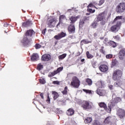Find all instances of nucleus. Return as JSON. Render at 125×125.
<instances>
[{"instance_id":"obj_1","label":"nucleus","mask_w":125,"mask_h":125,"mask_svg":"<svg viewBox=\"0 0 125 125\" xmlns=\"http://www.w3.org/2000/svg\"><path fill=\"white\" fill-rule=\"evenodd\" d=\"M122 101V99L119 97H116L114 99H112L110 104H108L109 109H107V105L104 103H100L99 105L101 108H103L104 110H106L108 113H110L112 108L117 104L118 102H121Z\"/></svg>"},{"instance_id":"obj_2","label":"nucleus","mask_w":125,"mask_h":125,"mask_svg":"<svg viewBox=\"0 0 125 125\" xmlns=\"http://www.w3.org/2000/svg\"><path fill=\"white\" fill-rule=\"evenodd\" d=\"M123 19V16H117L113 21V23H116L115 25H112L110 28V31L113 33H117L120 30V26L122 25V21L120 20Z\"/></svg>"},{"instance_id":"obj_3","label":"nucleus","mask_w":125,"mask_h":125,"mask_svg":"<svg viewBox=\"0 0 125 125\" xmlns=\"http://www.w3.org/2000/svg\"><path fill=\"white\" fill-rule=\"evenodd\" d=\"M33 35H35V31H34V30L30 29L26 31V33L21 41V43L24 46H27V45L31 42V37H32Z\"/></svg>"},{"instance_id":"obj_4","label":"nucleus","mask_w":125,"mask_h":125,"mask_svg":"<svg viewBox=\"0 0 125 125\" xmlns=\"http://www.w3.org/2000/svg\"><path fill=\"white\" fill-rule=\"evenodd\" d=\"M123 75V72L121 71V70H116L113 72V80L114 81H119L120 79L122 78V76Z\"/></svg>"},{"instance_id":"obj_5","label":"nucleus","mask_w":125,"mask_h":125,"mask_svg":"<svg viewBox=\"0 0 125 125\" xmlns=\"http://www.w3.org/2000/svg\"><path fill=\"white\" fill-rule=\"evenodd\" d=\"M80 80H79V79L77 77H73L70 85L75 88H78L80 86Z\"/></svg>"},{"instance_id":"obj_6","label":"nucleus","mask_w":125,"mask_h":125,"mask_svg":"<svg viewBox=\"0 0 125 125\" xmlns=\"http://www.w3.org/2000/svg\"><path fill=\"white\" fill-rule=\"evenodd\" d=\"M116 10L118 13H122L125 11V3H120L116 7Z\"/></svg>"},{"instance_id":"obj_7","label":"nucleus","mask_w":125,"mask_h":125,"mask_svg":"<svg viewBox=\"0 0 125 125\" xmlns=\"http://www.w3.org/2000/svg\"><path fill=\"white\" fill-rule=\"evenodd\" d=\"M47 24L50 28L54 27L56 24V19L53 17L49 18L47 20Z\"/></svg>"},{"instance_id":"obj_8","label":"nucleus","mask_w":125,"mask_h":125,"mask_svg":"<svg viewBox=\"0 0 125 125\" xmlns=\"http://www.w3.org/2000/svg\"><path fill=\"white\" fill-rule=\"evenodd\" d=\"M107 16V13L104 12L98 15L97 19V22L99 21H105L106 17Z\"/></svg>"},{"instance_id":"obj_9","label":"nucleus","mask_w":125,"mask_h":125,"mask_svg":"<svg viewBox=\"0 0 125 125\" xmlns=\"http://www.w3.org/2000/svg\"><path fill=\"white\" fill-rule=\"evenodd\" d=\"M82 107L84 109V110H89L91 109L92 106L89 104V102L88 101H84L83 102Z\"/></svg>"},{"instance_id":"obj_10","label":"nucleus","mask_w":125,"mask_h":125,"mask_svg":"<svg viewBox=\"0 0 125 125\" xmlns=\"http://www.w3.org/2000/svg\"><path fill=\"white\" fill-rule=\"evenodd\" d=\"M117 115L120 119H123L125 117V110L121 108L117 109Z\"/></svg>"},{"instance_id":"obj_11","label":"nucleus","mask_w":125,"mask_h":125,"mask_svg":"<svg viewBox=\"0 0 125 125\" xmlns=\"http://www.w3.org/2000/svg\"><path fill=\"white\" fill-rule=\"evenodd\" d=\"M66 37V33L62 32L61 33L58 34L57 35L54 36V39L57 40H61L62 38Z\"/></svg>"},{"instance_id":"obj_12","label":"nucleus","mask_w":125,"mask_h":125,"mask_svg":"<svg viewBox=\"0 0 125 125\" xmlns=\"http://www.w3.org/2000/svg\"><path fill=\"white\" fill-rule=\"evenodd\" d=\"M51 59V57L49 54H45L43 55L41 58V60L42 61H49Z\"/></svg>"},{"instance_id":"obj_13","label":"nucleus","mask_w":125,"mask_h":125,"mask_svg":"<svg viewBox=\"0 0 125 125\" xmlns=\"http://www.w3.org/2000/svg\"><path fill=\"white\" fill-rule=\"evenodd\" d=\"M96 93L100 96H104L106 95V91L105 90L98 88L96 91Z\"/></svg>"},{"instance_id":"obj_14","label":"nucleus","mask_w":125,"mask_h":125,"mask_svg":"<svg viewBox=\"0 0 125 125\" xmlns=\"http://www.w3.org/2000/svg\"><path fill=\"white\" fill-rule=\"evenodd\" d=\"M63 19H66V17L65 16L62 15L60 17V21L57 25V28H58L59 26H63V25H64V23H63V21H62Z\"/></svg>"},{"instance_id":"obj_15","label":"nucleus","mask_w":125,"mask_h":125,"mask_svg":"<svg viewBox=\"0 0 125 125\" xmlns=\"http://www.w3.org/2000/svg\"><path fill=\"white\" fill-rule=\"evenodd\" d=\"M105 1L104 0H100L99 1V4H97L96 2H94L93 3H91L89 6V7H92V6H94V5H102L103 3H104V2Z\"/></svg>"},{"instance_id":"obj_16","label":"nucleus","mask_w":125,"mask_h":125,"mask_svg":"<svg viewBox=\"0 0 125 125\" xmlns=\"http://www.w3.org/2000/svg\"><path fill=\"white\" fill-rule=\"evenodd\" d=\"M68 30L70 34H74V33H75V31L76 30L75 25L72 24L70 25L68 27Z\"/></svg>"},{"instance_id":"obj_17","label":"nucleus","mask_w":125,"mask_h":125,"mask_svg":"<svg viewBox=\"0 0 125 125\" xmlns=\"http://www.w3.org/2000/svg\"><path fill=\"white\" fill-rule=\"evenodd\" d=\"M99 69L101 72H107L108 70V66L105 64H102L99 67Z\"/></svg>"},{"instance_id":"obj_18","label":"nucleus","mask_w":125,"mask_h":125,"mask_svg":"<svg viewBox=\"0 0 125 125\" xmlns=\"http://www.w3.org/2000/svg\"><path fill=\"white\" fill-rule=\"evenodd\" d=\"M125 49L121 50L119 52V57L121 60H123L125 57Z\"/></svg>"},{"instance_id":"obj_19","label":"nucleus","mask_w":125,"mask_h":125,"mask_svg":"<svg viewBox=\"0 0 125 125\" xmlns=\"http://www.w3.org/2000/svg\"><path fill=\"white\" fill-rule=\"evenodd\" d=\"M104 82L101 81H99L96 83V85H97L98 88L100 89L102 88V87H104Z\"/></svg>"},{"instance_id":"obj_20","label":"nucleus","mask_w":125,"mask_h":125,"mask_svg":"<svg viewBox=\"0 0 125 125\" xmlns=\"http://www.w3.org/2000/svg\"><path fill=\"white\" fill-rule=\"evenodd\" d=\"M32 61H37L39 60V55L37 53H34L32 54L31 57Z\"/></svg>"},{"instance_id":"obj_21","label":"nucleus","mask_w":125,"mask_h":125,"mask_svg":"<svg viewBox=\"0 0 125 125\" xmlns=\"http://www.w3.org/2000/svg\"><path fill=\"white\" fill-rule=\"evenodd\" d=\"M80 19V16H72L69 18L70 21H71V23H75L78 20V19Z\"/></svg>"},{"instance_id":"obj_22","label":"nucleus","mask_w":125,"mask_h":125,"mask_svg":"<svg viewBox=\"0 0 125 125\" xmlns=\"http://www.w3.org/2000/svg\"><path fill=\"white\" fill-rule=\"evenodd\" d=\"M66 114L68 115V116H73V115L75 114V110L72 108H69L67 110Z\"/></svg>"},{"instance_id":"obj_23","label":"nucleus","mask_w":125,"mask_h":125,"mask_svg":"<svg viewBox=\"0 0 125 125\" xmlns=\"http://www.w3.org/2000/svg\"><path fill=\"white\" fill-rule=\"evenodd\" d=\"M32 25V21H27L25 22L22 23L23 27H29Z\"/></svg>"},{"instance_id":"obj_24","label":"nucleus","mask_w":125,"mask_h":125,"mask_svg":"<svg viewBox=\"0 0 125 125\" xmlns=\"http://www.w3.org/2000/svg\"><path fill=\"white\" fill-rule=\"evenodd\" d=\"M91 122H92V118L90 117H87L84 120L85 124H89L90 123H91Z\"/></svg>"},{"instance_id":"obj_25","label":"nucleus","mask_w":125,"mask_h":125,"mask_svg":"<svg viewBox=\"0 0 125 125\" xmlns=\"http://www.w3.org/2000/svg\"><path fill=\"white\" fill-rule=\"evenodd\" d=\"M52 94L54 100H56V99H57V98L59 97V95L58 94L57 92L55 91H53Z\"/></svg>"},{"instance_id":"obj_26","label":"nucleus","mask_w":125,"mask_h":125,"mask_svg":"<svg viewBox=\"0 0 125 125\" xmlns=\"http://www.w3.org/2000/svg\"><path fill=\"white\" fill-rule=\"evenodd\" d=\"M62 93L63 95H67L68 94V87L65 86L64 90L62 91Z\"/></svg>"},{"instance_id":"obj_27","label":"nucleus","mask_w":125,"mask_h":125,"mask_svg":"<svg viewBox=\"0 0 125 125\" xmlns=\"http://www.w3.org/2000/svg\"><path fill=\"white\" fill-rule=\"evenodd\" d=\"M86 55L87 58H88L89 59H91V58H93V55L90 54L89 52H88V51H87L86 52Z\"/></svg>"},{"instance_id":"obj_28","label":"nucleus","mask_w":125,"mask_h":125,"mask_svg":"<svg viewBox=\"0 0 125 125\" xmlns=\"http://www.w3.org/2000/svg\"><path fill=\"white\" fill-rule=\"evenodd\" d=\"M109 44L110 46H112V47H116V46H117V44L113 41H110L109 42Z\"/></svg>"},{"instance_id":"obj_29","label":"nucleus","mask_w":125,"mask_h":125,"mask_svg":"<svg viewBox=\"0 0 125 125\" xmlns=\"http://www.w3.org/2000/svg\"><path fill=\"white\" fill-rule=\"evenodd\" d=\"M110 121H111V117H108L105 119L104 123V124H109L110 123Z\"/></svg>"},{"instance_id":"obj_30","label":"nucleus","mask_w":125,"mask_h":125,"mask_svg":"<svg viewBox=\"0 0 125 125\" xmlns=\"http://www.w3.org/2000/svg\"><path fill=\"white\" fill-rule=\"evenodd\" d=\"M81 42V43H82V44H83V43L84 44L91 43V41H88L86 40H82Z\"/></svg>"},{"instance_id":"obj_31","label":"nucleus","mask_w":125,"mask_h":125,"mask_svg":"<svg viewBox=\"0 0 125 125\" xmlns=\"http://www.w3.org/2000/svg\"><path fill=\"white\" fill-rule=\"evenodd\" d=\"M86 82L89 85H91L92 84V80L89 78L86 79Z\"/></svg>"},{"instance_id":"obj_32","label":"nucleus","mask_w":125,"mask_h":125,"mask_svg":"<svg viewBox=\"0 0 125 125\" xmlns=\"http://www.w3.org/2000/svg\"><path fill=\"white\" fill-rule=\"evenodd\" d=\"M83 91L85 92V93H88V94H92L93 93V91L90 90L83 89Z\"/></svg>"},{"instance_id":"obj_33","label":"nucleus","mask_w":125,"mask_h":125,"mask_svg":"<svg viewBox=\"0 0 125 125\" xmlns=\"http://www.w3.org/2000/svg\"><path fill=\"white\" fill-rule=\"evenodd\" d=\"M55 75H57V74L55 72V71H54L53 72L49 73L48 77L51 78V77H53L54 76H55Z\"/></svg>"},{"instance_id":"obj_34","label":"nucleus","mask_w":125,"mask_h":125,"mask_svg":"<svg viewBox=\"0 0 125 125\" xmlns=\"http://www.w3.org/2000/svg\"><path fill=\"white\" fill-rule=\"evenodd\" d=\"M66 56H67V54H63L62 55L59 56L58 58L59 59H64Z\"/></svg>"},{"instance_id":"obj_35","label":"nucleus","mask_w":125,"mask_h":125,"mask_svg":"<svg viewBox=\"0 0 125 125\" xmlns=\"http://www.w3.org/2000/svg\"><path fill=\"white\" fill-rule=\"evenodd\" d=\"M98 25V23L97 21H94L91 24V26L92 27V28H96Z\"/></svg>"},{"instance_id":"obj_36","label":"nucleus","mask_w":125,"mask_h":125,"mask_svg":"<svg viewBox=\"0 0 125 125\" xmlns=\"http://www.w3.org/2000/svg\"><path fill=\"white\" fill-rule=\"evenodd\" d=\"M43 65H42L41 63H39L37 66V70H39V71H40V70H42V69H43Z\"/></svg>"},{"instance_id":"obj_37","label":"nucleus","mask_w":125,"mask_h":125,"mask_svg":"<svg viewBox=\"0 0 125 125\" xmlns=\"http://www.w3.org/2000/svg\"><path fill=\"white\" fill-rule=\"evenodd\" d=\"M63 70V67H59L57 70L55 71V72L56 73V74H58V73H60L61 71H62Z\"/></svg>"},{"instance_id":"obj_38","label":"nucleus","mask_w":125,"mask_h":125,"mask_svg":"<svg viewBox=\"0 0 125 125\" xmlns=\"http://www.w3.org/2000/svg\"><path fill=\"white\" fill-rule=\"evenodd\" d=\"M83 24H84V20H81L79 22V28H82Z\"/></svg>"},{"instance_id":"obj_39","label":"nucleus","mask_w":125,"mask_h":125,"mask_svg":"<svg viewBox=\"0 0 125 125\" xmlns=\"http://www.w3.org/2000/svg\"><path fill=\"white\" fill-rule=\"evenodd\" d=\"M114 85L115 86L118 87V86H121V85H122V82H116L115 83H114Z\"/></svg>"},{"instance_id":"obj_40","label":"nucleus","mask_w":125,"mask_h":125,"mask_svg":"<svg viewBox=\"0 0 125 125\" xmlns=\"http://www.w3.org/2000/svg\"><path fill=\"white\" fill-rule=\"evenodd\" d=\"M39 82L40 83H42V84H44V83H45V80L44 79H40Z\"/></svg>"},{"instance_id":"obj_41","label":"nucleus","mask_w":125,"mask_h":125,"mask_svg":"<svg viewBox=\"0 0 125 125\" xmlns=\"http://www.w3.org/2000/svg\"><path fill=\"white\" fill-rule=\"evenodd\" d=\"M113 58V55L112 54H108L106 55V58L107 59H111V58Z\"/></svg>"},{"instance_id":"obj_42","label":"nucleus","mask_w":125,"mask_h":125,"mask_svg":"<svg viewBox=\"0 0 125 125\" xmlns=\"http://www.w3.org/2000/svg\"><path fill=\"white\" fill-rule=\"evenodd\" d=\"M42 47V45L40 44H36L35 45V48L36 49H39V48H41Z\"/></svg>"},{"instance_id":"obj_43","label":"nucleus","mask_w":125,"mask_h":125,"mask_svg":"<svg viewBox=\"0 0 125 125\" xmlns=\"http://www.w3.org/2000/svg\"><path fill=\"white\" fill-rule=\"evenodd\" d=\"M57 112L58 114H62L63 113V110L60 109V108H58L57 109Z\"/></svg>"},{"instance_id":"obj_44","label":"nucleus","mask_w":125,"mask_h":125,"mask_svg":"<svg viewBox=\"0 0 125 125\" xmlns=\"http://www.w3.org/2000/svg\"><path fill=\"white\" fill-rule=\"evenodd\" d=\"M88 11H89V12H91V13H94V12H95V10H93L92 9L88 8Z\"/></svg>"},{"instance_id":"obj_45","label":"nucleus","mask_w":125,"mask_h":125,"mask_svg":"<svg viewBox=\"0 0 125 125\" xmlns=\"http://www.w3.org/2000/svg\"><path fill=\"white\" fill-rule=\"evenodd\" d=\"M104 47H102V48L100 49V52H101L103 54H104L105 51H104Z\"/></svg>"},{"instance_id":"obj_46","label":"nucleus","mask_w":125,"mask_h":125,"mask_svg":"<svg viewBox=\"0 0 125 125\" xmlns=\"http://www.w3.org/2000/svg\"><path fill=\"white\" fill-rule=\"evenodd\" d=\"M113 38L115 39V40H116V41H119V40H120V36H119V35L114 36Z\"/></svg>"},{"instance_id":"obj_47","label":"nucleus","mask_w":125,"mask_h":125,"mask_svg":"<svg viewBox=\"0 0 125 125\" xmlns=\"http://www.w3.org/2000/svg\"><path fill=\"white\" fill-rule=\"evenodd\" d=\"M53 84H59V83H60L58 81H53Z\"/></svg>"},{"instance_id":"obj_48","label":"nucleus","mask_w":125,"mask_h":125,"mask_svg":"<svg viewBox=\"0 0 125 125\" xmlns=\"http://www.w3.org/2000/svg\"><path fill=\"white\" fill-rule=\"evenodd\" d=\"M112 64L113 65V66H115V65H116V61H112Z\"/></svg>"},{"instance_id":"obj_49","label":"nucleus","mask_w":125,"mask_h":125,"mask_svg":"<svg viewBox=\"0 0 125 125\" xmlns=\"http://www.w3.org/2000/svg\"><path fill=\"white\" fill-rule=\"evenodd\" d=\"M108 87L110 89L112 90L113 89V85H108Z\"/></svg>"},{"instance_id":"obj_50","label":"nucleus","mask_w":125,"mask_h":125,"mask_svg":"<svg viewBox=\"0 0 125 125\" xmlns=\"http://www.w3.org/2000/svg\"><path fill=\"white\" fill-rule=\"evenodd\" d=\"M40 96L41 97V98H42V99H43V93H41V94H40Z\"/></svg>"},{"instance_id":"obj_51","label":"nucleus","mask_w":125,"mask_h":125,"mask_svg":"<svg viewBox=\"0 0 125 125\" xmlns=\"http://www.w3.org/2000/svg\"><path fill=\"white\" fill-rule=\"evenodd\" d=\"M46 101H47L48 102H50V98H49V96H48Z\"/></svg>"},{"instance_id":"obj_52","label":"nucleus","mask_w":125,"mask_h":125,"mask_svg":"<svg viewBox=\"0 0 125 125\" xmlns=\"http://www.w3.org/2000/svg\"><path fill=\"white\" fill-rule=\"evenodd\" d=\"M108 42V39L105 38L104 41V43H106Z\"/></svg>"},{"instance_id":"obj_53","label":"nucleus","mask_w":125,"mask_h":125,"mask_svg":"<svg viewBox=\"0 0 125 125\" xmlns=\"http://www.w3.org/2000/svg\"><path fill=\"white\" fill-rule=\"evenodd\" d=\"M8 26V24L7 23L4 24V27H7Z\"/></svg>"},{"instance_id":"obj_54","label":"nucleus","mask_w":125,"mask_h":125,"mask_svg":"<svg viewBox=\"0 0 125 125\" xmlns=\"http://www.w3.org/2000/svg\"><path fill=\"white\" fill-rule=\"evenodd\" d=\"M82 62H84V59H83L81 60Z\"/></svg>"},{"instance_id":"obj_55","label":"nucleus","mask_w":125,"mask_h":125,"mask_svg":"<svg viewBox=\"0 0 125 125\" xmlns=\"http://www.w3.org/2000/svg\"><path fill=\"white\" fill-rule=\"evenodd\" d=\"M42 34H45V32L43 31H42Z\"/></svg>"},{"instance_id":"obj_56","label":"nucleus","mask_w":125,"mask_h":125,"mask_svg":"<svg viewBox=\"0 0 125 125\" xmlns=\"http://www.w3.org/2000/svg\"><path fill=\"white\" fill-rule=\"evenodd\" d=\"M94 68H95V66H93Z\"/></svg>"}]
</instances>
